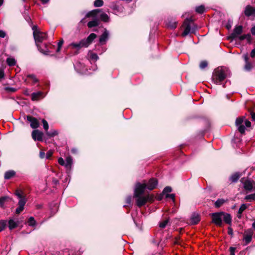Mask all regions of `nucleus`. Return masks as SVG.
I'll list each match as a JSON object with an SVG mask.
<instances>
[{
  "label": "nucleus",
  "mask_w": 255,
  "mask_h": 255,
  "mask_svg": "<svg viewBox=\"0 0 255 255\" xmlns=\"http://www.w3.org/2000/svg\"><path fill=\"white\" fill-rule=\"evenodd\" d=\"M145 189V183H136L134 190L133 197L135 198L136 204L138 207H141L146 203L145 196L142 195Z\"/></svg>",
  "instance_id": "nucleus-1"
},
{
  "label": "nucleus",
  "mask_w": 255,
  "mask_h": 255,
  "mask_svg": "<svg viewBox=\"0 0 255 255\" xmlns=\"http://www.w3.org/2000/svg\"><path fill=\"white\" fill-rule=\"evenodd\" d=\"M228 73L229 70L228 68L226 67H218L213 72V80L215 84H220L227 78Z\"/></svg>",
  "instance_id": "nucleus-2"
},
{
  "label": "nucleus",
  "mask_w": 255,
  "mask_h": 255,
  "mask_svg": "<svg viewBox=\"0 0 255 255\" xmlns=\"http://www.w3.org/2000/svg\"><path fill=\"white\" fill-rule=\"evenodd\" d=\"M32 29L33 30V34L37 47L41 52L45 53L46 51L41 49L38 43H41L46 39L47 37L46 33L38 31L37 29V26L36 25L33 26Z\"/></svg>",
  "instance_id": "nucleus-3"
},
{
  "label": "nucleus",
  "mask_w": 255,
  "mask_h": 255,
  "mask_svg": "<svg viewBox=\"0 0 255 255\" xmlns=\"http://www.w3.org/2000/svg\"><path fill=\"white\" fill-rule=\"evenodd\" d=\"M249 128L251 126V122L246 120L245 117H241L238 118L236 120V126L238 128L239 131L241 133H244L245 132L246 128Z\"/></svg>",
  "instance_id": "nucleus-4"
},
{
  "label": "nucleus",
  "mask_w": 255,
  "mask_h": 255,
  "mask_svg": "<svg viewBox=\"0 0 255 255\" xmlns=\"http://www.w3.org/2000/svg\"><path fill=\"white\" fill-rule=\"evenodd\" d=\"M184 27V30L182 34L183 36L187 35L190 33H193L197 29L196 25L193 22L191 19L187 18L183 25Z\"/></svg>",
  "instance_id": "nucleus-5"
},
{
  "label": "nucleus",
  "mask_w": 255,
  "mask_h": 255,
  "mask_svg": "<svg viewBox=\"0 0 255 255\" xmlns=\"http://www.w3.org/2000/svg\"><path fill=\"white\" fill-rule=\"evenodd\" d=\"M223 215H224V212L213 213L212 215L213 222L219 226H221Z\"/></svg>",
  "instance_id": "nucleus-6"
},
{
  "label": "nucleus",
  "mask_w": 255,
  "mask_h": 255,
  "mask_svg": "<svg viewBox=\"0 0 255 255\" xmlns=\"http://www.w3.org/2000/svg\"><path fill=\"white\" fill-rule=\"evenodd\" d=\"M243 32V26L238 25L235 27L233 32L232 33L229 38L232 39H236Z\"/></svg>",
  "instance_id": "nucleus-7"
},
{
  "label": "nucleus",
  "mask_w": 255,
  "mask_h": 255,
  "mask_svg": "<svg viewBox=\"0 0 255 255\" xmlns=\"http://www.w3.org/2000/svg\"><path fill=\"white\" fill-rule=\"evenodd\" d=\"M143 183L146 184V188L149 190H152L156 187L158 181L155 178H152L149 180L147 183H145V182H144Z\"/></svg>",
  "instance_id": "nucleus-8"
},
{
  "label": "nucleus",
  "mask_w": 255,
  "mask_h": 255,
  "mask_svg": "<svg viewBox=\"0 0 255 255\" xmlns=\"http://www.w3.org/2000/svg\"><path fill=\"white\" fill-rule=\"evenodd\" d=\"M241 181L243 183L244 187L246 190H252L253 189L254 186L255 185V183L253 181L246 180L244 182V179L243 178L241 179Z\"/></svg>",
  "instance_id": "nucleus-9"
},
{
  "label": "nucleus",
  "mask_w": 255,
  "mask_h": 255,
  "mask_svg": "<svg viewBox=\"0 0 255 255\" xmlns=\"http://www.w3.org/2000/svg\"><path fill=\"white\" fill-rule=\"evenodd\" d=\"M26 119L29 122H30V127L32 128H36L39 127V122L36 118L30 116H27Z\"/></svg>",
  "instance_id": "nucleus-10"
},
{
  "label": "nucleus",
  "mask_w": 255,
  "mask_h": 255,
  "mask_svg": "<svg viewBox=\"0 0 255 255\" xmlns=\"http://www.w3.org/2000/svg\"><path fill=\"white\" fill-rule=\"evenodd\" d=\"M43 133L38 130H34L32 132V137L34 140L42 141Z\"/></svg>",
  "instance_id": "nucleus-11"
},
{
  "label": "nucleus",
  "mask_w": 255,
  "mask_h": 255,
  "mask_svg": "<svg viewBox=\"0 0 255 255\" xmlns=\"http://www.w3.org/2000/svg\"><path fill=\"white\" fill-rule=\"evenodd\" d=\"M243 57L245 61L246 64L244 66V69L246 71H250L253 68L252 64L249 61V57L247 54H244Z\"/></svg>",
  "instance_id": "nucleus-12"
},
{
  "label": "nucleus",
  "mask_w": 255,
  "mask_h": 255,
  "mask_svg": "<svg viewBox=\"0 0 255 255\" xmlns=\"http://www.w3.org/2000/svg\"><path fill=\"white\" fill-rule=\"evenodd\" d=\"M96 37V35L92 33L90 34L86 39H82L85 44V47H87Z\"/></svg>",
  "instance_id": "nucleus-13"
},
{
  "label": "nucleus",
  "mask_w": 255,
  "mask_h": 255,
  "mask_svg": "<svg viewBox=\"0 0 255 255\" xmlns=\"http://www.w3.org/2000/svg\"><path fill=\"white\" fill-rule=\"evenodd\" d=\"M253 234V231L251 230H248L245 232L243 239L244 241L245 242V245H248L251 242Z\"/></svg>",
  "instance_id": "nucleus-14"
},
{
  "label": "nucleus",
  "mask_w": 255,
  "mask_h": 255,
  "mask_svg": "<svg viewBox=\"0 0 255 255\" xmlns=\"http://www.w3.org/2000/svg\"><path fill=\"white\" fill-rule=\"evenodd\" d=\"M245 14L247 16L255 15V8L250 5H247L244 11Z\"/></svg>",
  "instance_id": "nucleus-15"
},
{
  "label": "nucleus",
  "mask_w": 255,
  "mask_h": 255,
  "mask_svg": "<svg viewBox=\"0 0 255 255\" xmlns=\"http://www.w3.org/2000/svg\"><path fill=\"white\" fill-rule=\"evenodd\" d=\"M109 33L108 30L105 29L104 32L101 35L99 38V42L101 44L105 43L106 41L108 39Z\"/></svg>",
  "instance_id": "nucleus-16"
},
{
  "label": "nucleus",
  "mask_w": 255,
  "mask_h": 255,
  "mask_svg": "<svg viewBox=\"0 0 255 255\" xmlns=\"http://www.w3.org/2000/svg\"><path fill=\"white\" fill-rule=\"evenodd\" d=\"M69 46L71 47L72 48H75L77 50H79L82 47H85V44L83 40H81L80 42L78 43H70L69 44Z\"/></svg>",
  "instance_id": "nucleus-17"
},
{
  "label": "nucleus",
  "mask_w": 255,
  "mask_h": 255,
  "mask_svg": "<svg viewBox=\"0 0 255 255\" xmlns=\"http://www.w3.org/2000/svg\"><path fill=\"white\" fill-rule=\"evenodd\" d=\"M110 7L116 12H121L123 11V7L118 5L117 2H112L110 5Z\"/></svg>",
  "instance_id": "nucleus-18"
},
{
  "label": "nucleus",
  "mask_w": 255,
  "mask_h": 255,
  "mask_svg": "<svg viewBox=\"0 0 255 255\" xmlns=\"http://www.w3.org/2000/svg\"><path fill=\"white\" fill-rule=\"evenodd\" d=\"M31 100L32 101H37L41 98L44 97L43 93L42 92L39 91L35 93H33L31 95Z\"/></svg>",
  "instance_id": "nucleus-19"
},
{
  "label": "nucleus",
  "mask_w": 255,
  "mask_h": 255,
  "mask_svg": "<svg viewBox=\"0 0 255 255\" xmlns=\"http://www.w3.org/2000/svg\"><path fill=\"white\" fill-rule=\"evenodd\" d=\"M200 221V217L198 214L194 213L192 214L191 217V222L192 224L196 225Z\"/></svg>",
  "instance_id": "nucleus-20"
},
{
  "label": "nucleus",
  "mask_w": 255,
  "mask_h": 255,
  "mask_svg": "<svg viewBox=\"0 0 255 255\" xmlns=\"http://www.w3.org/2000/svg\"><path fill=\"white\" fill-rule=\"evenodd\" d=\"M26 79L24 80L25 82H28V79L31 80L33 84H35L38 82V79L34 74H28L26 75Z\"/></svg>",
  "instance_id": "nucleus-21"
},
{
  "label": "nucleus",
  "mask_w": 255,
  "mask_h": 255,
  "mask_svg": "<svg viewBox=\"0 0 255 255\" xmlns=\"http://www.w3.org/2000/svg\"><path fill=\"white\" fill-rule=\"evenodd\" d=\"M18 224L17 222L14 221L13 219H10L8 221V228L10 230H12L16 228Z\"/></svg>",
  "instance_id": "nucleus-22"
},
{
  "label": "nucleus",
  "mask_w": 255,
  "mask_h": 255,
  "mask_svg": "<svg viewBox=\"0 0 255 255\" xmlns=\"http://www.w3.org/2000/svg\"><path fill=\"white\" fill-rule=\"evenodd\" d=\"M223 219L224 222L227 224H231L232 222L231 216L230 214L227 213H224V215H223Z\"/></svg>",
  "instance_id": "nucleus-23"
},
{
  "label": "nucleus",
  "mask_w": 255,
  "mask_h": 255,
  "mask_svg": "<svg viewBox=\"0 0 255 255\" xmlns=\"http://www.w3.org/2000/svg\"><path fill=\"white\" fill-rule=\"evenodd\" d=\"M15 174V172L13 170H9L6 171L4 174V179H9Z\"/></svg>",
  "instance_id": "nucleus-24"
},
{
  "label": "nucleus",
  "mask_w": 255,
  "mask_h": 255,
  "mask_svg": "<svg viewBox=\"0 0 255 255\" xmlns=\"http://www.w3.org/2000/svg\"><path fill=\"white\" fill-rule=\"evenodd\" d=\"M72 164V159L70 157H68L66 159L65 166L67 169H70Z\"/></svg>",
  "instance_id": "nucleus-25"
},
{
  "label": "nucleus",
  "mask_w": 255,
  "mask_h": 255,
  "mask_svg": "<svg viewBox=\"0 0 255 255\" xmlns=\"http://www.w3.org/2000/svg\"><path fill=\"white\" fill-rule=\"evenodd\" d=\"M248 206L246 204H243L241 205L238 213V218H241V215L242 213L247 208Z\"/></svg>",
  "instance_id": "nucleus-26"
},
{
  "label": "nucleus",
  "mask_w": 255,
  "mask_h": 255,
  "mask_svg": "<svg viewBox=\"0 0 255 255\" xmlns=\"http://www.w3.org/2000/svg\"><path fill=\"white\" fill-rule=\"evenodd\" d=\"M240 177V174L239 173H236L233 174L230 177V179L232 182H236L239 180Z\"/></svg>",
  "instance_id": "nucleus-27"
},
{
  "label": "nucleus",
  "mask_w": 255,
  "mask_h": 255,
  "mask_svg": "<svg viewBox=\"0 0 255 255\" xmlns=\"http://www.w3.org/2000/svg\"><path fill=\"white\" fill-rule=\"evenodd\" d=\"M98 24H99L98 20L97 19H95L92 21H89L87 25L89 28H92L93 27L97 26L98 25Z\"/></svg>",
  "instance_id": "nucleus-28"
},
{
  "label": "nucleus",
  "mask_w": 255,
  "mask_h": 255,
  "mask_svg": "<svg viewBox=\"0 0 255 255\" xmlns=\"http://www.w3.org/2000/svg\"><path fill=\"white\" fill-rule=\"evenodd\" d=\"M6 63L8 66H12L15 65L16 64V61L14 58L9 57L6 59Z\"/></svg>",
  "instance_id": "nucleus-29"
},
{
  "label": "nucleus",
  "mask_w": 255,
  "mask_h": 255,
  "mask_svg": "<svg viewBox=\"0 0 255 255\" xmlns=\"http://www.w3.org/2000/svg\"><path fill=\"white\" fill-rule=\"evenodd\" d=\"M225 202V200L224 199H219L216 201L215 203V206L216 207L219 208L221 206H222Z\"/></svg>",
  "instance_id": "nucleus-30"
},
{
  "label": "nucleus",
  "mask_w": 255,
  "mask_h": 255,
  "mask_svg": "<svg viewBox=\"0 0 255 255\" xmlns=\"http://www.w3.org/2000/svg\"><path fill=\"white\" fill-rule=\"evenodd\" d=\"M7 225V222L5 220H0V232L2 231Z\"/></svg>",
  "instance_id": "nucleus-31"
},
{
  "label": "nucleus",
  "mask_w": 255,
  "mask_h": 255,
  "mask_svg": "<svg viewBox=\"0 0 255 255\" xmlns=\"http://www.w3.org/2000/svg\"><path fill=\"white\" fill-rule=\"evenodd\" d=\"M46 134L49 137H53L58 134V131L56 130H51L50 131H47Z\"/></svg>",
  "instance_id": "nucleus-32"
},
{
  "label": "nucleus",
  "mask_w": 255,
  "mask_h": 255,
  "mask_svg": "<svg viewBox=\"0 0 255 255\" xmlns=\"http://www.w3.org/2000/svg\"><path fill=\"white\" fill-rule=\"evenodd\" d=\"M28 224L30 226H34L36 224V221H35L33 217H30L28 220Z\"/></svg>",
  "instance_id": "nucleus-33"
},
{
  "label": "nucleus",
  "mask_w": 255,
  "mask_h": 255,
  "mask_svg": "<svg viewBox=\"0 0 255 255\" xmlns=\"http://www.w3.org/2000/svg\"><path fill=\"white\" fill-rule=\"evenodd\" d=\"M146 199V203L147 202H152L154 201V195L152 194H148L145 196Z\"/></svg>",
  "instance_id": "nucleus-34"
},
{
  "label": "nucleus",
  "mask_w": 255,
  "mask_h": 255,
  "mask_svg": "<svg viewBox=\"0 0 255 255\" xmlns=\"http://www.w3.org/2000/svg\"><path fill=\"white\" fill-rule=\"evenodd\" d=\"M89 56L90 57V58L92 60L97 61L98 59V56L97 54L91 52L89 54Z\"/></svg>",
  "instance_id": "nucleus-35"
},
{
  "label": "nucleus",
  "mask_w": 255,
  "mask_h": 255,
  "mask_svg": "<svg viewBox=\"0 0 255 255\" xmlns=\"http://www.w3.org/2000/svg\"><path fill=\"white\" fill-rule=\"evenodd\" d=\"M205 11V7L203 5H200L196 8V11L199 13H203Z\"/></svg>",
  "instance_id": "nucleus-36"
},
{
  "label": "nucleus",
  "mask_w": 255,
  "mask_h": 255,
  "mask_svg": "<svg viewBox=\"0 0 255 255\" xmlns=\"http://www.w3.org/2000/svg\"><path fill=\"white\" fill-rule=\"evenodd\" d=\"M167 26L171 29L175 28L177 26L176 22H170L169 21L167 23Z\"/></svg>",
  "instance_id": "nucleus-37"
},
{
  "label": "nucleus",
  "mask_w": 255,
  "mask_h": 255,
  "mask_svg": "<svg viewBox=\"0 0 255 255\" xmlns=\"http://www.w3.org/2000/svg\"><path fill=\"white\" fill-rule=\"evenodd\" d=\"M245 200L247 201H251L252 200H255V194H252L249 195H247L245 198Z\"/></svg>",
  "instance_id": "nucleus-38"
},
{
  "label": "nucleus",
  "mask_w": 255,
  "mask_h": 255,
  "mask_svg": "<svg viewBox=\"0 0 255 255\" xmlns=\"http://www.w3.org/2000/svg\"><path fill=\"white\" fill-rule=\"evenodd\" d=\"M103 0H96L94 1V5L95 7H100L103 5Z\"/></svg>",
  "instance_id": "nucleus-39"
},
{
  "label": "nucleus",
  "mask_w": 255,
  "mask_h": 255,
  "mask_svg": "<svg viewBox=\"0 0 255 255\" xmlns=\"http://www.w3.org/2000/svg\"><path fill=\"white\" fill-rule=\"evenodd\" d=\"M100 18L102 21L105 22L108 21L109 18L108 15L106 13L101 14Z\"/></svg>",
  "instance_id": "nucleus-40"
},
{
  "label": "nucleus",
  "mask_w": 255,
  "mask_h": 255,
  "mask_svg": "<svg viewBox=\"0 0 255 255\" xmlns=\"http://www.w3.org/2000/svg\"><path fill=\"white\" fill-rule=\"evenodd\" d=\"M26 200L24 197L19 199V200L18 203V206L24 207L26 203Z\"/></svg>",
  "instance_id": "nucleus-41"
},
{
  "label": "nucleus",
  "mask_w": 255,
  "mask_h": 255,
  "mask_svg": "<svg viewBox=\"0 0 255 255\" xmlns=\"http://www.w3.org/2000/svg\"><path fill=\"white\" fill-rule=\"evenodd\" d=\"M169 222V219H166L163 222L160 223L159 224V227L161 228H164L166 225H167L168 223Z\"/></svg>",
  "instance_id": "nucleus-42"
},
{
  "label": "nucleus",
  "mask_w": 255,
  "mask_h": 255,
  "mask_svg": "<svg viewBox=\"0 0 255 255\" xmlns=\"http://www.w3.org/2000/svg\"><path fill=\"white\" fill-rule=\"evenodd\" d=\"M98 11H99V10L97 9L93 10L90 11V12H89L88 13H87V16L90 17L91 16H95L97 15Z\"/></svg>",
  "instance_id": "nucleus-43"
},
{
  "label": "nucleus",
  "mask_w": 255,
  "mask_h": 255,
  "mask_svg": "<svg viewBox=\"0 0 255 255\" xmlns=\"http://www.w3.org/2000/svg\"><path fill=\"white\" fill-rule=\"evenodd\" d=\"M42 124H43V128L46 131V132L47 131V130L48 129V128H49V126H48V123L46 122V120H45L44 119H43L42 120Z\"/></svg>",
  "instance_id": "nucleus-44"
},
{
  "label": "nucleus",
  "mask_w": 255,
  "mask_h": 255,
  "mask_svg": "<svg viewBox=\"0 0 255 255\" xmlns=\"http://www.w3.org/2000/svg\"><path fill=\"white\" fill-rule=\"evenodd\" d=\"M208 66V63L206 61H202L200 64V68L202 69H204Z\"/></svg>",
  "instance_id": "nucleus-45"
},
{
  "label": "nucleus",
  "mask_w": 255,
  "mask_h": 255,
  "mask_svg": "<svg viewBox=\"0 0 255 255\" xmlns=\"http://www.w3.org/2000/svg\"><path fill=\"white\" fill-rule=\"evenodd\" d=\"M63 43V40L62 39L60 40L58 42V45H57V48L56 50L57 52H58L60 50L61 47Z\"/></svg>",
  "instance_id": "nucleus-46"
},
{
  "label": "nucleus",
  "mask_w": 255,
  "mask_h": 255,
  "mask_svg": "<svg viewBox=\"0 0 255 255\" xmlns=\"http://www.w3.org/2000/svg\"><path fill=\"white\" fill-rule=\"evenodd\" d=\"M7 197H2L1 198H0V207H3V204L4 203V202L5 201V200L7 199Z\"/></svg>",
  "instance_id": "nucleus-47"
},
{
  "label": "nucleus",
  "mask_w": 255,
  "mask_h": 255,
  "mask_svg": "<svg viewBox=\"0 0 255 255\" xmlns=\"http://www.w3.org/2000/svg\"><path fill=\"white\" fill-rule=\"evenodd\" d=\"M23 209H24V207L18 206V207L15 210L16 214H19L20 212H21L23 211Z\"/></svg>",
  "instance_id": "nucleus-48"
},
{
  "label": "nucleus",
  "mask_w": 255,
  "mask_h": 255,
  "mask_svg": "<svg viewBox=\"0 0 255 255\" xmlns=\"http://www.w3.org/2000/svg\"><path fill=\"white\" fill-rule=\"evenodd\" d=\"M171 191H172V188L169 186H167L164 189L163 192L164 193H170Z\"/></svg>",
  "instance_id": "nucleus-49"
},
{
  "label": "nucleus",
  "mask_w": 255,
  "mask_h": 255,
  "mask_svg": "<svg viewBox=\"0 0 255 255\" xmlns=\"http://www.w3.org/2000/svg\"><path fill=\"white\" fill-rule=\"evenodd\" d=\"M126 203L128 205H131V196H129L126 198ZM127 205H124V207L127 206Z\"/></svg>",
  "instance_id": "nucleus-50"
},
{
  "label": "nucleus",
  "mask_w": 255,
  "mask_h": 255,
  "mask_svg": "<svg viewBox=\"0 0 255 255\" xmlns=\"http://www.w3.org/2000/svg\"><path fill=\"white\" fill-rule=\"evenodd\" d=\"M58 163L59 164H60L61 165L65 166V162L62 158H61V157L59 158L58 159Z\"/></svg>",
  "instance_id": "nucleus-51"
},
{
  "label": "nucleus",
  "mask_w": 255,
  "mask_h": 255,
  "mask_svg": "<svg viewBox=\"0 0 255 255\" xmlns=\"http://www.w3.org/2000/svg\"><path fill=\"white\" fill-rule=\"evenodd\" d=\"M235 250L236 248L234 247H230V255H235Z\"/></svg>",
  "instance_id": "nucleus-52"
},
{
  "label": "nucleus",
  "mask_w": 255,
  "mask_h": 255,
  "mask_svg": "<svg viewBox=\"0 0 255 255\" xmlns=\"http://www.w3.org/2000/svg\"><path fill=\"white\" fill-rule=\"evenodd\" d=\"M246 34H244V35H239L237 38L240 40V41H242L244 39H246Z\"/></svg>",
  "instance_id": "nucleus-53"
},
{
  "label": "nucleus",
  "mask_w": 255,
  "mask_h": 255,
  "mask_svg": "<svg viewBox=\"0 0 255 255\" xmlns=\"http://www.w3.org/2000/svg\"><path fill=\"white\" fill-rule=\"evenodd\" d=\"M166 197L170 198L174 201L175 199V195L174 194H167Z\"/></svg>",
  "instance_id": "nucleus-54"
},
{
  "label": "nucleus",
  "mask_w": 255,
  "mask_h": 255,
  "mask_svg": "<svg viewBox=\"0 0 255 255\" xmlns=\"http://www.w3.org/2000/svg\"><path fill=\"white\" fill-rule=\"evenodd\" d=\"M246 39L248 40L249 43H251V40H252L251 34H246Z\"/></svg>",
  "instance_id": "nucleus-55"
},
{
  "label": "nucleus",
  "mask_w": 255,
  "mask_h": 255,
  "mask_svg": "<svg viewBox=\"0 0 255 255\" xmlns=\"http://www.w3.org/2000/svg\"><path fill=\"white\" fill-rule=\"evenodd\" d=\"M6 35V33L3 30H0V37L4 38Z\"/></svg>",
  "instance_id": "nucleus-56"
},
{
  "label": "nucleus",
  "mask_w": 255,
  "mask_h": 255,
  "mask_svg": "<svg viewBox=\"0 0 255 255\" xmlns=\"http://www.w3.org/2000/svg\"><path fill=\"white\" fill-rule=\"evenodd\" d=\"M15 195L17 196V197L19 199H21V198H24V197H23L21 195V194L20 193V192L19 191H16V193H15Z\"/></svg>",
  "instance_id": "nucleus-57"
},
{
  "label": "nucleus",
  "mask_w": 255,
  "mask_h": 255,
  "mask_svg": "<svg viewBox=\"0 0 255 255\" xmlns=\"http://www.w3.org/2000/svg\"><path fill=\"white\" fill-rule=\"evenodd\" d=\"M251 56L253 58L255 57V48L252 50L251 52Z\"/></svg>",
  "instance_id": "nucleus-58"
},
{
  "label": "nucleus",
  "mask_w": 255,
  "mask_h": 255,
  "mask_svg": "<svg viewBox=\"0 0 255 255\" xmlns=\"http://www.w3.org/2000/svg\"><path fill=\"white\" fill-rule=\"evenodd\" d=\"M6 89L11 92H14L15 91V89L13 88H6Z\"/></svg>",
  "instance_id": "nucleus-59"
},
{
  "label": "nucleus",
  "mask_w": 255,
  "mask_h": 255,
  "mask_svg": "<svg viewBox=\"0 0 255 255\" xmlns=\"http://www.w3.org/2000/svg\"><path fill=\"white\" fill-rule=\"evenodd\" d=\"M251 32H252V34L253 35H255V26H253L252 28H251Z\"/></svg>",
  "instance_id": "nucleus-60"
},
{
  "label": "nucleus",
  "mask_w": 255,
  "mask_h": 255,
  "mask_svg": "<svg viewBox=\"0 0 255 255\" xmlns=\"http://www.w3.org/2000/svg\"><path fill=\"white\" fill-rule=\"evenodd\" d=\"M4 76V73L2 70L0 69V79Z\"/></svg>",
  "instance_id": "nucleus-61"
},
{
  "label": "nucleus",
  "mask_w": 255,
  "mask_h": 255,
  "mask_svg": "<svg viewBox=\"0 0 255 255\" xmlns=\"http://www.w3.org/2000/svg\"><path fill=\"white\" fill-rule=\"evenodd\" d=\"M52 153L51 151L47 152V153H46V158H49L51 156Z\"/></svg>",
  "instance_id": "nucleus-62"
},
{
  "label": "nucleus",
  "mask_w": 255,
  "mask_h": 255,
  "mask_svg": "<svg viewBox=\"0 0 255 255\" xmlns=\"http://www.w3.org/2000/svg\"><path fill=\"white\" fill-rule=\"evenodd\" d=\"M251 117L252 120L254 122H255V113H251Z\"/></svg>",
  "instance_id": "nucleus-63"
},
{
  "label": "nucleus",
  "mask_w": 255,
  "mask_h": 255,
  "mask_svg": "<svg viewBox=\"0 0 255 255\" xmlns=\"http://www.w3.org/2000/svg\"><path fill=\"white\" fill-rule=\"evenodd\" d=\"M228 233L230 235H233V230H232V229L231 228H228Z\"/></svg>",
  "instance_id": "nucleus-64"
}]
</instances>
